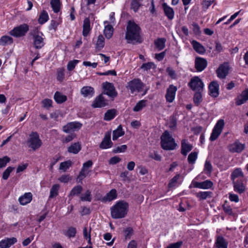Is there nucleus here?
Segmentation results:
<instances>
[{
	"instance_id": "63",
	"label": "nucleus",
	"mask_w": 248,
	"mask_h": 248,
	"mask_svg": "<svg viewBox=\"0 0 248 248\" xmlns=\"http://www.w3.org/2000/svg\"><path fill=\"white\" fill-rule=\"evenodd\" d=\"M201 5L202 6V9L204 11H206L211 6L210 0H202Z\"/></svg>"
},
{
	"instance_id": "17",
	"label": "nucleus",
	"mask_w": 248,
	"mask_h": 248,
	"mask_svg": "<svg viewBox=\"0 0 248 248\" xmlns=\"http://www.w3.org/2000/svg\"><path fill=\"white\" fill-rule=\"evenodd\" d=\"M107 104V101L105 100V98L101 94L96 97L92 104V106L94 108H102L106 106Z\"/></svg>"
},
{
	"instance_id": "10",
	"label": "nucleus",
	"mask_w": 248,
	"mask_h": 248,
	"mask_svg": "<svg viewBox=\"0 0 248 248\" xmlns=\"http://www.w3.org/2000/svg\"><path fill=\"white\" fill-rule=\"evenodd\" d=\"M230 67L228 62H224L219 65L217 70V77L220 78H225L229 73Z\"/></svg>"
},
{
	"instance_id": "47",
	"label": "nucleus",
	"mask_w": 248,
	"mask_h": 248,
	"mask_svg": "<svg viewBox=\"0 0 248 248\" xmlns=\"http://www.w3.org/2000/svg\"><path fill=\"white\" fill-rule=\"evenodd\" d=\"M198 157V153L196 152H191L188 156L187 161L189 164H193Z\"/></svg>"
},
{
	"instance_id": "53",
	"label": "nucleus",
	"mask_w": 248,
	"mask_h": 248,
	"mask_svg": "<svg viewBox=\"0 0 248 248\" xmlns=\"http://www.w3.org/2000/svg\"><path fill=\"white\" fill-rule=\"evenodd\" d=\"M124 237L126 240L130 239L133 234V230L131 227H127L124 231Z\"/></svg>"
},
{
	"instance_id": "1",
	"label": "nucleus",
	"mask_w": 248,
	"mask_h": 248,
	"mask_svg": "<svg viewBox=\"0 0 248 248\" xmlns=\"http://www.w3.org/2000/svg\"><path fill=\"white\" fill-rule=\"evenodd\" d=\"M140 27L134 22L129 21L126 27L125 38L128 43H141Z\"/></svg>"
},
{
	"instance_id": "57",
	"label": "nucleus",
	"mask_w": 248,
	"mask_h": 248,
	"mask_svg": "<svg viewBox=\"0 0 248 248\" xmlns=\"http://www.w3.org/2000/svg\"><path fill=\"white\" fill-rule=\"evenodd\" d=\"M77 232L76 229L74 227H69L66 233V235L69 237H74L75 236Z\"/></svg>"
},
{
	"instance_id": "37",
	"label": "nucleus",
	"mask_w": 248,
	"mask_h": 248,
	"mask_svg": "<svg viewBox=\"0 0 248 248\" xmlns=\"http://www.w3.org/2000/svg\"><path fill=\"white\" fill-rule=\"evenodd\" d=\"M144 0H132L131 2V8L137 12L139 7L143 5L142 2Z\"/></svg>"
},
{
	"instance_id": "9",
	"label": "nucleus",
	"mask_w": 248,
	"mask_h": 248,
	"mask_svg": "<svg viewBox=\"0 0 248 248\" xmlns=\"http://www.w3.org/2000/svg\"><path fill=\"white\" fill-rule=\"evenodd\" d=\"M102 87L104 90V93L110 97L114 98L117 95L113 84L111 83L105 82L102 84Z\"/></svg>"
},
{
	"instance_id": "56",
	"label": "nucleus",
	"mask_w": 248,
	"mask_h": 248,
	"mask_svg": "<svg viewBox=\"0 0 248 248\" xmlns=\"http://www.w3.org/2000/svg\"><path fill=\"white\" fill-rule=\"evenodd\" d=\"M78 62L79 61L77 60L69 61L67 65V70L70 71L73 70Z\"/></svg>"
},
{
	"instance_id": "19",
	"label": "nucleus",
	"mask_w": 248,
	"mask_h": 248,
	"mask_svg": "<svg viewBox=\"0 0 248 248\" xmlns=\"http://www.w3.org/2000/svg\"><path fill=\"white\" fill-rule=\"evenodd\" d=\"M245 144H242L238 140H236L230 146L229 150L232 153H239L245 149Z\"/></svg>"
},
{
	"instance_id": "58",
	"label": "nucleus",
	"mask_w": 248,
	"mask_h": 248,
	"mask_svg": "<svg viewBox=\"0 0 248 248\" xmlns=\"http://www.w3.org/2000/svg\"><path fill=\"white\" fill-rule=\"evenodd\" d=\"M14 169V168L12 167H8L3 172L2 174V178L4 180H7L10 174V173L13 171Z\"/></svg>"
},
{
	"instance_id": "22",
	"label": "nucleus",
	"mask_w": 248,
	"mask_h": 248,
	"mask_svg": "<svg viewBox=\"0 0 248 248\" xmlns=\"http://www.w3.org/2000/svg\"><path fill=\"white\" fill-rule=\"evenodd\" d=\"M17 242L15 237L7 238L0 241V248H9Z\"/></svg>"
},
{
	"instance_id": "7",
	"label": "nucleus",
	"mask_w": 248,
	"mask_h": 248,
	"mask_svg": "<svg viewBox=\"0 0 248 248\" xmlns=\"http://www.w3.org/2000/svg\"><path fill=\"white\" fill-rule=\"evenodd\" d=\"M29 30L27 24H23L14 28L10 31V34L15 37H20L26 35Z\"/></svg>"
},
{
	"instance_id": "43",
	"label": "nucleus",
	"mask_w": 248,
	"mask_h": 248,
	"mask_svg": "<svg viewBox=\"0 0 248 248\" xmlns=\"http://www.w3.org/2000/svg\"><path fill=\"white\" fill-rule=\"evenodd\" d=\"M113 29L112 26L108 25L105 26L104 30V34L108 39L110 38L113 34Z\"/></svg>"
},
{
	"instance_id": "54",
	"label": "nucleus",
	"mask_w": 248,
	"mask_h": 248,
	"mask_svg": "<svg viewBox=\"0 0 248 248\" xmlns=\"http://www.w3.org/2000/svg\"><path fill=\"white\" fill-rule=\"evenodd\" d=\"M212 170L213 167L210 162L208 160H206L204 166V171L205 172V173L210 175Z\"/></svg>"
},
{
	"instance_id": "18",
	"label": "nucleus",
	"mask_w": 248,
	"mask_h": 248,
	"mask_svg": "<svg viewBox=\"0 0 248 248\" xmlns=\"http://www.w3.org/2000/svg\"><path fill=\"white\" fill-rule=\"evenodd\" d=\"M192 183L194 187L204 189H209L213 185V182L209 180L202 182H193Z\"/></svg>"
},
{
	"instance_id": "45",
	"label": "nucleus",
	"mask_w": 248,
	"mask_h": 248,
	"mask_svg": "<svg viewBox=\"0 0 248 248\" xmlns=\"http://www.w3.org/2000/svg\"><path fill=\"white\" fill-rule=\"evenodd\" d=\"M59 188V184H55L52 186L50 191L49 198H52L58 195Z\"/></svg>"
},
{
	"instance_id": "41",
	"label": "nucleus",
	"mask_w": 248,
	"mask_h": 248,
	"mask_svg": "<svg viewBox=\"0 0 248 248\" xmlns=\"http://www.w3.org/2000/svg\"><path fill=\"white\" fill-rule=\"evenodd\" d=\"M212 192L210 191H201L196 194V196L200 200H206L211 197Z\"/></svg>"
},
{
	"instance_id": "26",
	"label": "nucleus",
	"mask_w": 248,
	"mask_h": 248,
	"mask_svg": "<svg viewBox=\"0 0 248 248\" xmlns=\"http://www.w3.org/2000/svg\"><path fill=\"white\" fill-rule=\"evenodd\" d=\"M81 94L85 97H92L94 94V89L90 86H84L80 90Z\"/></svg>"
},
{
	"instance_id": "2",
	"label": "nucleus",
	"mask_w": 248,
	"mask_h": 248,
	"mask_svg": "<svg viewBox=\"0 0 248 248\" xmlns=\"http://www.w3.org/2000/svg\"><path fill=\"white\" fill-rule=\"evenodd\" d=\"M129 208L128 203L124 201L117 202L110 208L112 218L120 219L124 217L127 214Z\"/></svg>"
},
{
	"instance_id": "44",
	"label": "nucleus",
	"mask_w": 248,
	"mask_h": 248,
	"mask_svg": "<svg viewBox=\"0 0 248 248\" xmlns=\"http://www.w3.org/2000/svg\"><path fill=\"white\" fill-rule=\"evenodd\" d=\"M49 19L48 14L46 11H43L39 16L38 22L40 24H43L46 23Z\"/></svg>"
},
{
	"instance_id": "52",
	"label": "nucleus",
	"mask_w": 248,
	"mask_h": 248,
	"mask_svg": "<svg viewBox=\"0 0 248 248\" xmlns=\"http://www.w3.org/2000/svg\"><path fill=\"white\" fill-rule=\"evenodd\" d=\"M80 200L82 201L91 202L92 201L91 191L87 190L84 194L81 195L80 196Z\"/></svg>"
},
{
	"instance_id": "35",
	"label": "nucleus",
	"mask_w": 248,
	"mask_h": 248,
	"mask_svg": "<svg viewBox=\"0 0 248 248\" xmlns=\"http://www.w3.org/2000/svg\"><path fill=\"white\" fill-rule=\"evenodd\" d=\"M54 98L55 101L59 104L62 103L67 100L66 96L59 92H56L55 93Z\"/></svg>"
},
{
	"instance_id": "23",
	"label": "nucleus",
	"mask_w": 248,
	"mask_h": 248,
	"mask_svg": "<svg viewBox=\"0 0 248 248\" xmlns=\"http://www.w3.org/2000/svg\"><path fill=\"white\" fill-rule=\"evenodd\" d=\"M117 197V191L115 189H111L106 196L103 197L101 201L104 202H109L116 199Z\"/></svg>"
},
{
	"instance_id": "16",
	"label": "nucleus",
	"mask_w": 248,
	"mask_h": 248,
	"mask_svg": "<svg viewBox=\"0 0 248 248\" xmlns=\"http://www.w3.org/2000/svg\"><path fill=\"white\" fill-rule=\"evenodd\" d=\"M234 190L239 193H244L246 190L245 186L243 184V180L242 179H237L236 181H232Z\"/></svg>"
},
{
	"instance_id": "39",
	"label": "nucleus",
	"mask_w": 248,
	"mask_h": 248,
	"mask_svg": "<svg viewBox=\"0 0 248 248\" xmlns=\"http://www.w3.org/2000/svg\"><path fill=\"white\" fill-rule=\"evenodd\" d=\"M202 91H197L193 97V102L195 105L199 106L202 101Z\"/></svg>"
},
{
	"instance_id": "15",
	"label": "nucleus",
	"mask_w": 248,
	"mask_h": 248,
	"mask_svg": "<svg viewBox=\"0 0 248 248\" xmlns=\"http://www.w3.org/2000/svg\"><path fill=\"white\" fill-rule=\"evenodd\" d=\"M207 62L206 59L201 58L197 57L195 61V67L198 72L203 71L207 66Z\"/></svg>"
},
{
	"instance_id": "36",
	"label": "nucleus",
	"mask_w": 248,
	"mask_h": 248,
	"mask_svg": "<svg viewBox=\"0 0 248 248\" xmlns=\"http://www.w3.org/2000/svg\"><path fill=\"white\" fill-rule=\"evenodd\" d=\"M166 40L164 38H159L157 39L155 41V46L156 48L158 50H161L165 46V43H166Z\"/></svg>"
},
{
	"instance_id": "5",
	"label": "nucleus",
	"mask_w": 248,
	"mask_h": 248,
	"mask_svg": "<svg viewBox=\"0 0 248 248\" xmlns=\"http://www.w3.org/2000/svg\"><path fill=\"white\" fill-rule=\"evenodd\" d=\"M143 87L144 84L140 79L135 78L128 82L126 88L131 93H134L140 92Z\"/></svg>"
},
{
	"instance_id": "6",
	"label": "nucleus",
	"mask_w": 248,
	"mask_h": 248,
	"mask_svg": "<svg viewBox=\"0 0 248 248\" xmlns=\"http://www.w3.org/2000/svg\"><path fill=\"white\" fill-rule=\"evenodd\" d=\"M224 121L223 119L218 120L214 126L210 137L212 141L216 140L221 133L224 126Z\"/></svg>"
},
{
	"instance_id": "48",
	"label": "nucleus",
	"mask_w": 248,
	"mask_h": 248,
	"mask_svg": "<svg viewBox=\"0 0 248 248\" xmlns=\"http://www.w3.org/2000/svg\"><path fill=\"white\" fill-rule=\"evenodd\" d=\"M89 171L88 170H84L81 168L79 174L77 177V180L79 182H81L83 179H84L88 174Z\"/></svg>"
},
{
	"instance_id": "21",
	"label": "nucleus",
	"mask_w": 248,
	"mask_h": 248,
	"mask_svg": "<svg viewBox=\"0 0 248 248\" xmlns=\"http://www.w3.org/2000/svg\"><path fill=\"white\" fill-rule=\"evenodd\" d=\"M162 8L165 16L169 20H172L174 17V11L172 8L169 6L166 3H163Z\"/></svg>"
},
{
	"instance_id": "32",
	"label": "nucleus",
	"mask_w": 248,
	"mask_h": 248,
	"mask_svg": "<svg viewBox=\"0 0 248 248\" xmlns=\"http://www.w3.org/2000/svg\"><path fill=\"white\" fill-rule=\"evenodd\" d=\"M117 115V110L115 109H108L104 114V120L109 121L113 119Z\"/></svg>"
},
{
	"instance_id": "3",
	"label": "nucleus",
	"mask_w": 248,
	"mask_h": 248,
	"mask_svg": "<svg viewBox=\"0 0 248 248\" xmlns=\"http://www.w3.org/2000/svg\"><path fill=\"white\" fill-rule=\"evenodd\" d=\"M161 147L165 150H173L177 147V144L175 142L174 139L168 131H165L161 135Z\"/></svg>"
},
{
	"instance_id": "51",
	"label": "nucleus",
	"mask_w": 248,
	"mask_h": 248,
	"mask_svg": "<svg viewBox=\"0 0 248 248\" xmlns=\"http://www.w3.org/2000/svg\"><path fill=\"white\" fill-rule=\"evenodd\" d=\"M72 162L70 160L66 161L64 162H61L60 165L59 169L66 171L67 169L71 166Z\"/></svg>"
},
{
	"instance_id": "30",
	"label": "nucleus",
	"mask_w": 248,
	"mask_h": 248,
	"mask_svg": "<svg viewBox=\"0 0 248 248\" xmlns=\"http://www.w3.org/2000/svg\"><path fill=\"white\" fill-rule=\"evenodd\" d=\"M91 30L90 26V20L89 18H85L83 21L82 34L86 37L90 33Z\"/></svg>"
},
{
	"instance_id": "12",
	"label": "nucleus",
	"mask_w": 248,
	"mask_h": 248,
	"mask_svg": "<svg viewBox=\"0 0 248 248\" xmlns=\"http://www.w3.org/2000/svg\"><path fill=\"white\" fill-rule=\"evenodd\" d=\"M177 90V87L173 85H170L167 89L165 98L167 102L172 103L175 97L176 92Z\"/></svg>"
},
{
	"instance_id": "38",
	"label": "nucleus",
	"mask_w": 248,
	"mask_h": 248,
	"mask_svg": "<svg viewBox=\"0 0 248 248\" xmlns=\"http://www.w3.org/2000/svg\"><path fill=\"white\" fill-rule=\"evenodd\" d=\"M50 5L54 13H58L61 9V3L60 0H51Z\"/></svg>"
},
{
	"instance_id": "60",
	"label": "nucleus",
	"mask_w": 248,
	"mask_h": 248,
	"mask_svg": "<svg viewBox=\"0 0 248 248\" xmlns=\"http://www.w3.org/2000/svg\"><path fill=\"white\" fill-rule=\"evenodd\" d=\"M42 104L44 108L48 109L52 106V101L49 99H45L42 101Z\"/></svg>"
},
{
	"instance_id": "64",
	"label": "nucleus",
	"mask_w": 248,
	"mask_h": 248,
	"mask_svg": "<svg viewBox=\"0 0 248 248\" xmlns=\"http://www.w3.org/2000/svg\"><path fill=\"white\" fill-rule=\"evenodd\" d=\"M182 244L183 242L180 241L176 243L170 244L166 248H180L182 245Z\"/></svg>"
},
{
	"instance_id": "14",
	"label": "nucleus",
	"mask_w": 248,
	"mask_h": 248,
	"mask_svg": "<svg viewBox=\"0 0 248 248\" xmlns=\"http://www.w3.org/2000/svg\"><path fill=\"white\" fill-rule=\"evenodd\" d=\"M209 94L213 97H217L219 95V85L217 81H212L208 87Z\"/></svg>"
},
{
	"instance_id": "29",
	"label": "nucleus",
	"mask_w": 248,
	"mask_h": 248,
	"mask_svg": "<svg viewBox=\"0 0 248 248\" xmlns=\"http://www.w3.org/2000/svg\"><path fill=\"white\" fill-rule=\"evenodd\" d=\"M193 49L197 53L200 54H203L205 52V49L204 47L199 42L195 40H193L191 42Z\"/></svg>"
},
{
	"instance_id": "24",
	"label": "nucleus",
	"mask_w": 248,
	"mask_h": 248,
	"mask_svg": "<svg viewBox=\"0 0 248 248\" xmlns=\"http://www.w3.org/2000/svg\"><path fill=\"white\" fill-rule=\"evenodd\" d=\"M44 38L39 34L33 35V45L36 49H40L44 46Z\"/></svg>"
},
{
	"instance_id": "31",
	"label": "nucleus",
	"mask_w": 248,
	"mask_h": 248,
	"mask_svg": "<svg viewBox=\"0 0 248 248\" xmlns=\"http://www.w3.org/2000/svg\"><path fill=\"white\" fill-rule=\"evenodd\" d=\"M248 100V89H246L242 92L240 96L238 97L236 101L237 105H241L244 104Z\"/></svg>"
},
{
	"instance_id": "55",
	"label": "nucleus",
	"mask_w": 248,
	"mask_h": 248,
	"mask_svg": "<svg viewBox=\"0 0 248 248\" xmlns=\"http://www.w3.org/2000/svg\"><path fill=\"white\" fill-rule=\"evenodd\" d=\"M180 174H177L170 180L168 184V186L169 188H171L176 186L177 183V181L180 178Z\"/></svg>"
},
{
	"instance_id": "46",
	"label": "nucleus",
	"mask_w": 248,
	"mask_h": 248,
	"mask_svg": "<svg viewBox=\"0 0 248 248\" xmlns=\"http://www.w3.org/2000/svg\"><path fill=\"white\" fill-rule=\"evenodd\" d=\"M104 46V38L102 35H99L98 37L96 43V48L99 50H101Z\"/></svg>"
},
{
	"instance_id": "40",
	"label": "nucleus",
	"mask_w": 248,
	"mask_h": 248,
	"mask_svg": "<svg viewBox=\"0 0 248 248\" xmlns=\"http://www.w3.org/2000/svg\"><path fill=\"white\" fill-rule=\"evenodd\" d=\"M13 42V38L9 36H2L0 39V45L1 46H5L8 44H11Z\"/></svg>"
},
{
	"instance_id": "59",
	"label": "nucleus",
	"mask_w": 248,
	"mask_h": 248,
	"mask_svg": "<svg viewBox=\"0 0 248 248\" xmlns=\"http://www.w3.org/2000/svg\"><path fill=\"white\" fill-rule=\"evenodd\" d=\"M64 69L60 68L57 70V79L60 81H62L64 78Z\"/></svg>"
},
{
	"instance_id": "25",
	"label": "nucleus",
	"mask_w": 248,
	"mask_h": 248,
	"mask_svg": "<svg viewBox=\"0 0 248 248\" xmlns=\"http://www.w3.org/2000/svg\"><path fill=\"white\" fill-rule=\"evenodd\" d=\"M228 242L222 236H217V237L215 246L216 248H228Z\"/></svg>"
},
{
	"instance_id": "42",
	"label": "nucleus",
	"mask_w": 248,
	"mask_h": 248,
	"mask_svg": "<svg viewBox=\"0 0 248 248\" xmlns=\"http://www.w3.org/2000/svg\"><path fill=\"white\" fill-rule=\"evenodd\" d=\"M147 101L146 100H141L139 101L133 108V111L138 112L141 110L146 106Z\"/></svg>"
},
{
	"instance_id": "28",
	"label": "nucleus",
	"mask_w": 248,
	"mask_h": 248,
	"mask_svg": "<svg viewBox=\"0 0 248 248\" xmlns=\"http://www.w3.org/2000/svg\"><path fill=\"white\" fill-rule=\"evenodd\" d=\"M32 194L31 192H28L19 197L18 201L21 205H24L30 203L32 200Z\"/></svg>"
},
{
	"instance_id": "50",
	"label": "nucleus",
	"mask_w": 248,
	"mask_h": 248,
	"mask_svg": "<svg viewBox=\"0 0 248 248\" xmlns=\"http://www.w3.org/2000/svg\"><path fill=\"white\" fill-rule=\"evenodd\" d=\"M140 68L144 71H148L151 69L155 68V65L153 62H148L143 63L140 67Z\"/></svg>"
},
{
	"instance_id": "62",
	"label": "nucleus",
	"mask_w": 248,
	"mask_h": 248,
	"mask_svg": "<svg viewBox=\"0 0 248 248\" xmlns=\"http://www.w3.org/2000/svg\"><path fill=\"white\" fill-rule=\"evenodd\" d=\"M127 149V146L126 145H123L121 146H118L116 148L113 150L114 153H123Z\"/></svg>"
},
{
	"instance_id": "13",
	"label": "nucleus",
	"mask_w": 248,
	"mask_h": 248,
	"mask_svg": "<svg viewBox=\"0 0 248 248\" xmlns=\"http://www.w3.org/2000/svg\"><path fill=\"white\" fill-rule=\"evenodd\" d=\"M82 124L78 122H73L68 123L63 126V131L65 133H69L79 130L82 126Z\"/></svg>"
},
{
	"instance_id": "33",
	"label": "nucleus",
	"mask_w": 248,
	"mask_h": 248,
	"mask_svg": "<svg viewBox=\"0 0 248 248\" xmlns=\"http://www.w3.org/2000/svg\"><path fill=\"white\" fill-rule=\"evenodd\" d=\"M81 150V145L79 142H76L70 146L67 149L69 153L77 154Z\"/></svg>"
},
{
	"instance_id": "49",
	"label": "nucleus",
	"mask_w": 248,
	"mask_h": 248,
	"mask_svg": "<svg viewBox=\"0 0 248 248\" xmlns=\"http://www.w3.org/2000/svg\"><path fill=\"white\" fill-rule=\"evenodd\" d=\"M82 190L81 186H77L73 188L70 192V196H74L79 194Z\"/></svg>"
},
{
	"instance_id": "11",
	"label": "nucleus",
	"mask_w": 248,
	"mask_h": 248,
	"mask_svg": "<svg viewBox=\"0 0 248 248\" xmlns=\"http://www.w3.org/2000/svg\"><path fill=\"white\" fill-rule=\"evenodd\" d=\"M113 143L111 140V131H108L105 133L104 138L99 145V147L102 149H106L111 147Z\"/></svg>"
},
{
	"instance_id": "8",
	"label": "nucleus",
	"mask_w": 248,
	"mask_h": 248,
	"mask_svg": "<svg viewBox=\"0 0 248 248\" xmlns=\"http://www.w3.org/2000/svg\"><path fill=\"white\" fill-rule=\"evenodd\" d=\"M188 86L193 91H202L204 84L198 77H194L188 83Z\"/></svg>"
},
{
	"instance_id": "27",
	"label": "nucleus",
	"mask_w": 248,
	"mask_h": 248,
	"mask_svg": "<svg viewBox=\"0 0 248 248\" xmlns=\"http://www.w3.org/2000/svg\"><path fill=\"white\" fill-rule=\"evenodd\" d=\"M244 173L241 168L235 169L231 173V179L232 181H236V178L242 179L244 178Z\"/></svg>"
},
{
	"instance_id": "34",
	"label": "nucleus",
	"mask_w": 248,
	"mask_h": 248,
	"mask_svg": "<svg viewBox=\"0 0 248 248\" xmlns=\"http://www.w3.org/2000/svg\"><path fill=\"white\" fill-rule=\"evenodd\" d=\"M124 134V131L123 130L121 125L118 126L117 128L113 131L112 140H116L118 138L123 136Z\"/></svg>"
},
{
	"instance_id": "61",
	"label": "nucleus",
	"mask_w": 248,
	"mask_h": 248,
	"mask_svg": "<svg viewBox=\"0 0 248 248\" xmlns=\"http://www.w3.org/2000/svg\"><path fill=\"white\" fill-rule=\"evenodd\" d=\"M10 161V158L7 156L0 158V168L6 166L7 163Z\"/></svg>"
},
{
	"instance_id": "20",
	"label": "nucleus",
	"mask_w": 248,
	"mask_h": 248,
	"mask_svg": "<svg viewBox=\"0 0 248 248\" xmlns=\"http://www.w3.org/2000/svg\"><path fill=\"white\" fill-rule=\"evenodd\" d=\"M192 148V145L189 143L187 140L183 139L182 140L181 153L183 155L186 156Z\"/></svg>"
},
{
	"instance_id": "4",
	"label": "nucleus",
	"mask_w": 248,
	"mask_h": 248,
	"mask_svg": "<svg viewBox=\"0 0 248 248\" xmlns=\"http://www.w3.org/2000/svg\"><path fill=\"white\" fill-rule=\"evenodd\" d=\"M28 146L35 151L39 148L42 145V141L39 139V135L36 132H32L29 136L28 141Z\"/></svg>"
}]
</instances>
